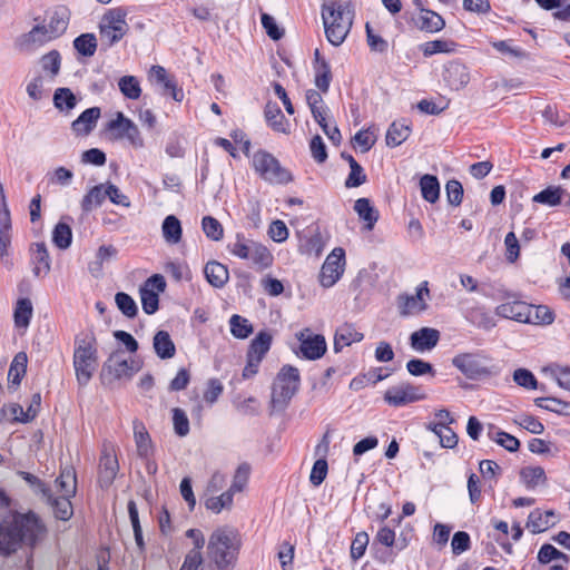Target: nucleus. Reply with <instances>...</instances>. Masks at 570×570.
<instances>
[{
    "mask_svg": "<svg viewBox=\"0 0 570 570\" xmlns=\"http://www.w3.org/2000/svg\"><path fill=\"white\" fill-rule=\"evenodd\" d=\"M3 517H0V552L4 554L16 551L21 543L33 548L47 537V527L35 512L14 514L10 521Z\"/></svg>",
    "mask_w": 570,
    "mask_h": 570,
    "instance_id": "1",
    "label": "nucleus"
},
{
    "mask_svg": "<svg viewBox=\"0 0 570 570\" xmlns=\"http://www.w3.org/2000/svg\"><path fill=\"white\" fill-rule=\"evenodd\" d=\"M240 546L238 532L230 527L213 531L207 543V570H232Z\"/></svg>",
    "mask_w": 570,
    "mask_h": 570,
    "instance_id": "2",
    "label": "nucleus"
},
{
    "mask_svg": "<svg viewBox=\"0 0 570 570\" xmlns=\"http://www.w3.org/2000/svg\"><path fill=\"white\" fill-rule=\"evenodd\" d=\"M325 36L330 43L341 46L351 31L354 10L348 1L328 0L321 11Z\"/></svg>",
    "mask_w": 570,
    "mask_h": 570,
    "instance_id": "3",
    "label": "nucleus"
},
{
    "mask_svg": "<svg viewBox=\"0 0 570 570\" xmlns=\"http://www.w3.org/2000/svg\"><path fill=\"white\" fill-rule=\"evenodd\" d=\"M52 492V500L46 501L53 510L55 517L67 521L73 514L70 499L75 497L77 490V478L73 468L66 466L61 469L53 487L49 488Z\"/></svg>",
    "mask_w": 570,
    "mask_h": 570,
    "instance_id": "4",
    "label": "nucleus"
},
{
    "mask_svg": "<svg viewBox=\"0 0 570 570\" xmlns=\"http://www.w3.org/2000/svg\"><path fill=\"white\" fill-rule=\"evenodd\" d=\"M301 376L298 368L284 365L277 373L273 387L271 404L274 410H284L298 391Z\"/></svg>",
    "mask_w": 570,
    "mask_h": 570,
    "instance_id": "5",
    "label": "nucleus"
},
{
    "mask_svg": "<svg viewBox=\"0 0 570 570\" xmlns=\"http://www.w3.org/2000/svg\"><path fill=\"white\" fill-rule=\"evenodd\" d=\"M127 12L121 8L107 10L99 22L100 40L107 47L119 42L128 32Z\"/></svg>",
    "mask_w": 570,
    "mask_h": 570,
    "instance_id": "6",
    "label": "nucleus"
},
{
    "mask_svg": "<svg viewBox=\"0 0 570 570\" xmlns=\"http://www.w3.org/2000/svg\"><path fill=\"white\" fill-rule=\"evenodd\" d=\"M255 171L269 184L285 185L293 180L292 174L269 153L257 150L252 160Z\"/></svg>",
    "mask_w": 570,
    "mask_h": 570,
    "instance_id": "7",
    "label": "nucleus"
},
{
    "mask_svg": "<svg viewBox=\"0 0 570 570\" xmlns=\"http://www.w3.org/2000/svg\"><path fill=\"white\" fill-rule=\"evenodd\" d=\"M98 366L97 348L91 341L81 340L73 352V367L80 385H87Z\"/></svg>",
    "mask_w": 570,
    "mask_h": 570,
    "instance_id": "8",
    "label": "nucleus"
},
{
    "mask_svg": "<svg viewBox=\"0 0 570 570\" xmlns=\"http://www.w3.org/2000/svg\"><path fill=\"white\" fill-rule=\"evenodd\" d=\"M227 249L234 256L248 259L263 268L269 266L272 263V254L264 245L247 239L242 234L236 235L235 240L227 245Z\"/></svg>",
    "mask_w": 570,
    "mask_h": 570,
    "instance_id": "9",
    "label": "nucleus"
},
{
    "mask_svg": "<svg viewBox=\"0 0 570 570\" xmlns=\"http://www.w3.org/2000/svg\"><path fill=\"white\" fill-rule=\"evenodd\" d=\"M346 259L345 250L342 247H335L325 258L320 274L318 282L322 287H333L345 272Z\"/></svg>",
    "mask_w": 570,
    "mask_h": 570,
    "instance_id": "10",
    "label": "nucleus"
},
{
    "mask_svg": "<svg viewBox=\"0 0 570 570\" xmlns=\"http://www.w3.org/2000/svg\"><path fill=\"white\" fill-rule=\"evenodd\" d=\"M141 368V363L135 358L127 360L119 351L110 354L102 366L101 375L114 380H130Z\"/></svg>",
    "mask_w": 570,
    "mask_h": 570,
    "instance_id": "11",
    "label": "nucleus"
},
{
    "mask_svg": "<svg viewBox=\"0 0 570 570\" xmlns=\"http://www.w3.org/2000/svg\"><path fill=\"white\" fill-rule=\"evenodd\" d=\"M453 365L469 379H479L494 373L489 366V358L481 354L464 353L452 360Z\"/></svg>",
    "mask_w": 570,
    "mask_h": 570,
    "instance_id": "12",
    "label": "nucleus"
},
{
    "mask_svg": "<svg viewBox=\"0 0 570 570\" xmlns=\"http://www.w3.org/2000/svg\"><path fill=\"white\" fill-rule=\"evenodd\" d=\"M295 337L299 342L298 354L305 360H318L327 350L325 337L321 334H315L309 328H303L297 332Z\"/></svg>",
    "mask_w": 570,
    "mask_h": 570,
    "instance_id": "13",
    "label": "nucleus"
},
{
    "mask_svg": "<svg viewBox=\"0 0 570 570\" xmlns=\"http://www.w3.org/2000/svg\"><path fill=\"white\" fill-rule=\"evenodd\" d=\"M166 288L164 276L155 274L150 276L140 287V301L146 314L151 315L158 309L159 294Z\"/></svg>",
    "mask_w": 570,
    "mask_h": 570,
    "instance_id": "14",
    "label": "nucleus"
},
{
    "mask_svg": "<svg viewBox=\"0 0 570 570\" xmlns=\"http://www.w3.org/2000/svg\"><path fill=\"white\" fill-rule=\"evenodd\" d=\"M430 296L428 282H422L413 295H400L397 307L402 316L417 315L428 308L426 298Z\"/></svg>",
    "mask_w": 570,
    "mask_h": 570,
    "instance_id": "15",
    "label": "nucleus"
},
{
    "mask_svg": "<svg viewBox=\"0 0 570 570\" xmlns=\"http://www.w3.org/2000/svg\"><path fill=\"white\" fill-rule=\"evenodd\" d=\"M424 399V392L420 387L409 383L392 386L387 389L384 394L385 402L393 406H403Z\"/></svg>",
    "mask_w": 570,
    "mask_h": 570,
    "instance_id": "16",
    "label": "nucleus"
},
{
    "mask_svg": "<svg viewBox=\"0 0 570 570\" xmlns=\"http://www.w3.org/2000/svg\"><path fill=\"white\" fill-rule=\"evenodd\" d=\"M119 471L118 459L111 448L105 446L99 459L98 483L100 488L107 489L116 479Z\"/></svg>",
    "mask_w": 570,
    "mask_h": 570,
    "instance_id": "17",
    "label": "nucleus"
},
{
    "mask_svg": "<svg viewBox=\"0 0 570 570\" xmlns=\"http://www.w3.org/2000/svg\"><path fill=\"white\" fill-rule=\"evenodd\" d=\"M440 340V332L432 327H422L413 332L410 336L411 347L419 352L424 353L433 350Z\"/></svg>",
    "mask_w": 570,
    "mask_h": 570,
    "instance_id": "18",
    "label": "nucleus"
},
{
    "mask_svg": "<svg viewBox=\"0 0 570 570\" xmlns=\"http://www.w3.org/2000/svg\"><path fill=\"white\" fill-rule=\"evenodd\" d=\"M443 80L451 89L460 90L469 83L470 73L463 63L454 61L445 67Z\"/></svg>",
    "mask_w": 570,
    "mask_h": 570,
    "instance_id": "19",
    "label": "nucleus"
},
{
    "mask_svg": "<svg viewBox=\"0 0 570 570\" xmlns=\"http://www.w3.org/2000/svg\"><path fill=\"white\" fill-rule=\"evenodd\" d=\"M11 219L10 213L7 206L4 205L3 209L0 210V258L3 264L7 266H11L12 263L9 259V248L11 244Z\"/></svg>",
    "mask_w": 570,
    "mask_h": 570,
    "instance_id": "20",
    "label": "nucleus"
},
{
    "mask_svg": "<svg viewBox=\"0 0 570 570\" xmlns=\"http://www.w3.org/2000/svg\"><path fill=\"white\" fill-rule=\"evenodd\" d=\"M529 304L522 301H513L500 304L495 308L497 315L517 321L519 323H525Z\"/></svg>",
    "mask_w": 570,
    "mask_h": 570,
    "instance_id": "21",
    "label": "nucleus"
},
{
    "mask_svg": "<svg viewBox=\"0 0 570 570\" xmlns=\"http://www.w3.org/2000/svg\"><path fill=\"white\" fill-rule=\"evenodd\" d=\"M556 514L553 511H541L535 509L530 512L527 521V528L532 533H541L556 523Z\"/></svg>",
    "mask_w": 570,
    "mask_h": 570,
    "instance_id": "22",
    "label": "nucleus"
},
{
    "mask_svg": "<svg viewBox=\"0 0 570 570\" xmlns=\"http://www.w3.org/2000/svg\"><path fill=\"white\" fill-rule=\"evenodd\" d=\"M362 340L363 334L352 324H343L335 332L334 351L338 353L344 347L350 346L352 343L361 342Z\"/></svg>",
    "mask_w": 570,
    "mask_h": 570,
    "instance_id": "23",
    "label": "nucleus"
},
{
    "mask_svg": "<svg viewBox=\"0 0 570 570\" xmlns=\"http://www.w3.org/2000/svg\"><path fill=\"white\" fill-rule=\"evenodd\" d=\"M265 119L268 126L282 134L289 132V121L283 115L281 108L275 102H267L264 110Z\"/></svg>",
    "mask_w": 570,
    "mask_h": 570,
    "instance_id": "24",
    "label": "nucleus"
},
{
    "mask_svg": "<svg viewBox=\"0 0 570 570\" xmlns=\"http://www.w3.org/2000/svg\"><path fill=\"white\" fill-rule=\"evenodd\" d=\"M33 274L37 277L46 276L51 268V261L45 243H37L31 247Z\"/></svg>",
    "mask_w": 570,
    "mask_h": 570,
    "instance_id": "25",
    "label": "nucleus"
},
{
    "mask_svg": "<svg viewBox=\"0 0 570 570\" xmlns=\"http://www.w3.org/2000/svg\"><path fill=\"white\" fill-rule=\"evenodd\" d=\"M161 235L166 244L177 245L183 238V227L180 220L175 215L165 217L161 224Z\"/></svg>",
    "mask_w": 570,
    "mask_h": 570,
    "instance_id": "26",
    "label": "nucleus"
},
{
    "mask_svg": "<svg viewBox=\"0 0 570 570\" xmlns=\"http://www.w3.org/2000/svg\"><path fill=\"white\" fill-rule=\"evenodd\" d=\"M69 23V11L65 7L56 8L48 16V20L45 24L49 28V33L56 38L60 37L68 28Z\"/></svg>",
    "mask_w": 570,
    "mask_h": 570,
    "instance_id": "27",
    "label": "nucleus"
},
{
    "mask_svg": "<svg viewBox=\"0 0 570 570\" xmlns=\"http://www.w3.org/2000/svg\"><path fill=\"white\" fill-rule=\"evenodd\" d=\"M100 117V109L92 107L86 109L71 125L77 135H88L95 127Z\"/></svg>",
    "mask_w": 570,
    "mask_h": 570,
    "instance_id": "28",
    "label": "nucleus"
},
{
    "mask_svg": "<svg viewBox=\"0 0 570 570\" xmlns=\"http://www.w3.org/2000/svg\"><path fill=\"white\" fill-rule=\"evenodd\" d=\"M204 274L207 282L217 288L223 287L229 278L227 267L217 261L208 262L205 265Z\"/></svg>",
    "mask_w": 570,
    "mask_h": 570,
    "instance_id": "29",
    "label": "nucleus"
},
{
    "mask_svg": "<svg viewBox=\"0 0 570 570\" xmlns=\"http://www.w3.org/2000/svg\"><path fill=\"white\" fill-rule=\"evenodd\" d=\"M153 347L157 356L161 360L171 358L176 354V346L166 331H158L153 340Z\"/></svg>",
    "mask_w": 570,
    "mask_h": 570,
    "instance_id": "30",
    "label": "nucleus"
},
{
    "mask_svg": "<svg viewBox=\"0 0 570 570\" xmlns=\"http://www.w3.org/2000/svg\"><path fill=\"white\" fill-rule=\"evenodd\" d=\"M411 135V127L403 120L393 121L386 132V145L389 147H397L404 142Z\"/></svg>",
    "mask_w": 570,
    "mask_h": 570,
    "instance_id": "31",
    "label": "nucleus"
},
{
    "mask_svg": "<svg viewBox=\"0 0 570 570\" xmlns=\"http://www.w3.org/2000/svg\"><path fill=\"white\" fill-rule=\"evenodd\" d=\"M56 39V37L49 33V28L47 24L41 23L35 26L24 37L23 45L27 48H33L42 46L51 40Z\"/></svg>",
    "mask_w": 570,
    "mask_h": 570,
    "instance_id": "32",
    "label": "nucleus"
},
{
    "mask_svg": "<svg viewBox=\"0 0 570 570\" xmlns=\"http://www.w3.org/2000/svg\"><path fill=\"white\" fill-rule=\"evenodd\" d=\"M416 23L421 30L426 32L441 31L445 26L444 19L439 13L428 9L421 10Z\"/></svg>",
    "mask_w": 570,
    "mask_h": 570,
    "instance_id": "33",
    "label": "nucleus"
},
{
    "mask_svg": "<svg viewBox=\"0 0 570 570\" xmlns=\"http://www.w3.org/2000/svg\"><path fill=\"white\" fill-rule=\"evenodd\" d=\"M117 255V248L112 245H102L96 253L95 261L89 263L88 269L95 277L101 275L104 264L114 259Z\"/></svg>",
    "mask_w": 570,
    "mask_h": 570,
    "instance_id": "34",
    "label": "nucleus"
},
{
    "mask_svg": "<svg viewBox=\"0 0 570 570\" xmlns=\"http://www.w3.org/2000/svg\"><path fill=\"white\" fill-rule=\"evenodd\" d=\"M553 321L554 313L548 306L529 304L525 323L534 325H550Z\"/></svg>",
    "mask_w": 570,
    "mask_h": 570,
    "instance_id": "35",
    "label": "nucleus"
},
{
    "mask_svg": "<svg viewBox=\"0 0 570 570\" xmlns=\"http://www.w3.org/2000/svg\"><path fill=\"white\" fill-rule=\"evenodd\" d=\"M564 189L561 187L549 186L532 197L533 203H538L544 206L554 207L561 204L566 196Z\"/></svg>",
    "mask_w": 570,
    "mask_h": 570,
    "instance_id": "36",
    "label": "nucleus"
},
{
    "mask_svg": "<svg viewBox=\"0 0 570 570\" xmlns=\"http://www.w3.org/2000/svg\"><path fill=\"white\" fill-rule=\"evenodd\" d=\"M234 502V494L227 490L220 494H213L205 498L204 505L213 513H220L223 510H230Z\"/></svg>",
    "mask_w": 570,
    "mask_h": 570,
    "instance_id": "37",
    "label": "nucleus"
},
{
    "mask_svg": "<svg viewBox=\"0 0 570 570\" xmlns=\"http://www.w3.org/2000/svg\"><path fill=\"white\" fill-rule=\"evenodd\" d=\"M134 436L138 455L142 459H148L153 454V444L148 432L141 423H135Z\"/></svg>",
    "mask_w": 570,
    "mask_h": 570,
    "instance_id": "38",
    "label": "nucleus"
},
{
    "mask_svg": "<svg viewBox=\"0 0 570 570\" xmlns=\"http://www.w3.org/2000/svg\"><path fill=\"white\" fill-rule=\"evenodd\" d=\"M520 478L522 483L528 489H534L540 484H544L547 482V475L544 469L542 466H525L520 471Z\"/></svg>",
    "mask_w": 570,
    "mask_h": 570,
    "instance_id": "39",
    "label": "nucleus"
},
{
    "mask_svg": "<svg viewBox=\"0 0 570 570\" xmlns=\"http://www.w3.org/2000/svg\"><path fill=\"white\" fill-rule=\"evenodd\" d=\"M272 343V336L266 332H261L252 341L247 357L256 358L262 362L265 354L269 351Z\"/></svg>",
    "mask_w": 570,
    "mask_h": 570,
    "instance_id": "40",
    "label": "nucleus"
},
{
    "mask_svg": "<svg viewBox=\"0 0 570 570\" xmlns=\"http://www.w3.org/2000/svg\"><path fill=\"white\" fill-rule=\"evenodd\" d=\"M354 210L366 223V228L371 230L379 219V213L371 205L370 200L367 198H358L354 204Z\"/></svg>",
    "mask_w": 570,
    "mask_h": 570,
    "instance_id": "41",
    "label": "nucleus"
},
{
    "mask_svg": "<svg viewBox=\"0 0 570 570\" xmlns=\"http://www.w3.org/2000/svg\"><path fill=\"white\" fill-rule=\"evenodd\" d=\"M106 195V185L99 184L97 186H94L89 189V191L85 195L81 202V208L83 212H91L92 209L99 207L105 198Z\"/></svg>",
    "mask_w": 570,
    "mask_h": 570,
    "instance_id": "42",
    "label": "nucleus"
},
{
    "mask_svg": "<svg viewBox=\"0 0 570 570\" xmlns=\"http://www.w3.org/2000/svg\"><path fill=\"white\" fill-rule=\"evenodd\" d=\"M32 303L29 298L18 299L13 313L14 325L19 328H27L32 316Z\"/></svg>",
    "mask_w": 570,
    "mask_h": 570,
    "instance_id": "43",
    "label": "nucleus"
},
{
    "mask_svg": "<svg viewBox=\"0 0 570 570\" xmlns=\"http://www.w3.org/2000/svg\"><path fill=\"white\" fill-rule=\"evenodd\" d=\"M420 188L422 197L431 203L434 204L439 197H440V184L435 176L433 175H424L420 179Z\"/></svg>",
    "mask_w": 570,
    "mask_h": 570,
    "instance_id": "44",
    "label": "nucleus"
},
{
    "mask_svg": "<svg viewBox=\"0 0 570 570\" xmlns=\"http://www.w3.org/2000/svg\"><path fill=\"white\" fill-rule=\"evenodd\" d=\"M1 414L13 422L27 423L35 419V410L33 407L24 410L18 403H11L7 406H3L1 410Z\"/></svg>",
    "mask_w": 570,
    "mask_h": 570,
    "instance_id": "45",
    "label": "nucleus"
},
{
    "mask_svg": "<svg viewBox=\"0 0 570 570\" xmlns=\"http://www.w3.org/2000/svg\"><path fill=\"white\" fill-rule=\"evenodd\" d=\"M543 373L561 389L570 392V366L553 364L543 368Z\"/></svg>",
    "mask_w": 570,
    "mask_h": 570,
    "instance_id": "46",
    "label": "nucleus"
},
{
    "mask_svg": "<svg viewBox=\"0 0 570 570\" xmlns=\"http://www.w3.org/2000/svg\"><path fill=\"white\" fill-rule=\"evenodd\" d=\"M27 362L28 357L23 352L16 354L13 357L8 373V379L12 384H20L27 370Z\"/></svg>",
    "mask_w": 570,
    "mask_h": 570,
    "instance_id": "47",
    "label": "nucleus"
},
{
    "mask_svg": "<svg viewBox=\"0 0 570 570\" xmlns=\"http://www.w3.org/2000/svg\"><path fill=\"white\" fill-rule=\"evenodd\" d=\"M77 99L69 88H58L53 95V105L61 111L69 112L76 107Z\"/></svg>",
    "mask_w": 570,
    "mask_h": 570,
    "instance_id": "48",
    "label": "nucleus"
},
{
    "mask_svg": "<svg viewBox=\"0 0 570 570\" xmlns=\"http://www.w3.org/2000/svg\"><path fill=\"white\" fill-rule=\"evenodd\" d=\"M120 92L128 99L136 100L141 95L138 79L134 76H124L118 80Z\"/></svg>",
    "mask_w": 570,
    "mask_h": 570,
    "instance_id": "49",
    "label": "nucleus"
},
{
    "mask_svg": "<svg viewBox=\"0 0 570 570\" xmlns=\"http://www.w3.org/2000/svg\"><path fill=\"white\" fill-rule=\"evenodd\" d=\"M61 65V57L57 50H51L40 59L42 71L47 72L51 80L59 73Z\"/></svg>",
    "mask_w": 570,
    "mask_h": 570,
    "instance_id": "50",
    "label": "nucleus"
},
{
    "mask_svg": "<svg viewBox=\"0 0 570 570\" xmlns=\"http://www.w3.org/2000/svg\"><path fill=\"white\" fill-rule=\"evenodd\" d=\"M75 49L85 57H91L97 49V39L94 33H82L73 40Z\"/></svg>",
    "mask_w": 570,
    "mask_h": 570,
    "instance_id": "51",
    "label": "nucleus"
},
{
    "mask_svg": "<svg viewBox=\"0 0 570 570\" xmlns=\"http://www.w3.org/2000/svg\"><path fill=\"white\" fill-rule=\"evenodd\" d=\"M230 333L236 338H247L253 333V326L249 321L240 315H233L229 320Z\"/></svg>",
    "mask_w": 570,
    "mask_h": 570,
    "instance_id": "52",
    "label": "nucleus"
},
{
    "mask_svg": "<svg viewBox=\"0 0 570 570\" xmlns=\"http://www.w3.org/2000/svg\"><path fill=\"white\" fill-rule=\"evenodd\" d=\"M534 403L543 410L558 414H568V410H570V403L557 397H537Z\"/></svg>",
    "mask_w": 570,
    "mask_h": 570,
    "instance_id": "53",
    "label": "nucleus"
},
{
    "mask_svg": "<svg viewBox=\"0 0 570 570\" xmlns=\"http://www.w3.org/2000/svg\"><path fill=\"white\" fill-rule=\"evenodd\" d=\"M72 232L69 225L58 223L52 232V242L60 249H66L71 245Z\"/></svg>",
    "mask_w": 570,
    "mask_h": 570,
    "instance_id": "54",
    "label": "nucleus"
},
{
    "mask_svg": "<svg viewBox=\"0 0 570 570\" xmlns=\"http://www.w3.org/2000/svg\"><path fill=\"white\" fill-rule=\"evenodd\" d=\"M18 474L30 485V488L36 492L42 495L46 501L52 500L51 490L46 487V484L36 475L20 471Z\"/></svg>",
    "mask_w": 570,
    "mask_h": 570,
    "instance_id": "55",
    "label": "nucleus"
},
{
    "mask_svg": "<svg viewBox=\"0 0 570 570\" xmlns=\"http://www.w3.org/2000/svg\"><path fill=\"white\" fill-rule=\"evenodd\" d=\"M202 228L209 239L214 242H219L223 239L224 228L216 218L212 216H205L202 220Z\"/></svg>",
    "mask_w": 570,
    "mask_h": 570,
    "instance_id": "56",
    "label": "nucleus"
},
{
    "mask_svg": "<svg viewBox=\"0 0 570 570\" xmlns=\"http://www.w3.org/2000/svg\"><path fill=\"white\" fill-rule=\"evenodd\" d=\"M331 80H332V72H331L330 65L325 60H322L316 66L315 86L321 91L327 92L328 88H330Z\"/></svg>",
    "mask_w": 570,
    "mask_h": 570,
    "instance_id": "57",
    "label": "nucleus"
},
{
    "mask_svg": "<svg viewBox=\"0 0 570 570\" xmlns=\"http://www.w3.org/2000/svg\"><path fill=\"white\" fill-rule=\"evenodd\" d=\"M148 80L156 86H160L164 90L173 87L174 80L169 77L166 69L161 66H153L148 72Z\"/></svg>",
    "mask_w": 570,
    "mask_h": 570,
    "instance_id": "58",
    "label": "nucleus"
},
{
    "mask_svg": "<svg viewBox=\"0 0 570 570\" xmlns=\"http://www.w3.org/2000/svg\"><path fill=\"white\" fill-rule=\"evenodd\" d=\"M171 413L175 433L180 438L186 436L190 431L189 420L186 412L179 407H174Z\"/></svg>",
    "mask_w": 570,
    "mask_h": 570,
    "instance_id": "59",
    "label": "nucleus"
},
{
    "mask_svg": "<svg viewBox=\"0 0 570 570\" xmlns=\"http://www.w3.org/2000/svg\"><path fill=\"white\" fill-rule=\"evenodd\" d=\"M440 439V444L446 449H453L458 444V435L448 426H431L430 429Z\"/></svg>",
    "mask_w": 570,
    "mask_h": 570,
    "instance_id": "60",
    "label": "nucleus"
},
{
    "mask_svg": "<svg viewBox=\"0 0 570 570\" xmlns=\"http://www.w3.org/2000/svg\"><path fill=\"white\" fill-rule=\"evenodd\" d=\"M115 302L124 315L127 317L136 316L138 308L131 296L124 292H119L115 296Z\"/></svg>",
    "mask_w": 570,
    "mask_h": 570,
    "instance_id": "61",
    "label": "nucleus"
},
{
    "mask_svg": "<svg viewBox=\"0 0 570 570\" xmlns=\"http://www.w3.org/2000/svg\"><path fill=\"white\" fill-rule=\"evenodd\" d=\"M513 422L533 434H541L544 431L543 424L529 414H520L513 419Z\"/></svg>",
    "mask_w": 570,
    "mask_h": 570,
    "instance_id": "62",
    "label": "nucleus"
},
{
    "mask_svg": "<svg viewBox=\"0 0 570 570\" xmlns=\"http://www.w3.org/2000/svg\"><path fill=\"white\" fill-rule=\"evenodd\" d=\"M125 125L127 128L124 139H127L134 148H142L145 146V140L138 126L132 120H125Z\"/></svg>",
    "mask_w": 570,
    "mask_h": 570,
    "instance_id": "63",
    "label": "nucleus"
},
{
    "mask_svg": "<svg viewBox=\"0 0 570 570\" xmlns=\"http://www.w3.org/2000/svg\"><path fill=\"white\" fill-rule=\"evenodd\" d=\"M513 381L519 385L528 390H535L538 387V381L534 375L527 368H518L513 373Z\"/></svg>",
    "mask_w": 570,
    "mask_h": 570,
    "instance_id": "64",
    "label": "nucleus"
}]
</instances>
